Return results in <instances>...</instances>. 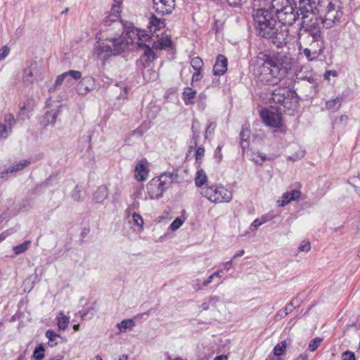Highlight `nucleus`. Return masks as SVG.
I'll return each instance as SVG.
<instances>
[{
	"mask_svg": "<svg viewBox=\"0 0 360 360\" xmlns=\"http://www.w3.org/2000/svg\"><path fill=\"white\" fill-rule=\"evenodd\" d=\"M298 4L302 15L301 27L308 32L311 37L320 36L319 20L315 16L314 10L323 15V23L330 28L340 21L342 16L340 0H293Z\"/></svg>",
	"mask_w": 360,
	"mask_h": 360,
	"instance_id": "obj_1",
	"label": "nucleus"
},
{
	"mask_svg": "<svg viewBox=\"0 0 360 360\" xmlns=\"http://www.w3.org/2000/svg\"><path fill=\"white\" fill-rule=\"evenodd\" d=\"M292 58L286 53L261 51L251 60L255 75L268 85H275L284 79L292 68Z\"/></svg>",
	"mask_w": 360,
	"mask_h": 360,
	"instance_id": "obj_2",
	"label": "nucleus"
},
{
	"mask_svg": "<svg viewBox=\"0 0 360 360\" xmlns=\"http://www.w3.org/2000/svg\"><path fill=\"white\" fill-rule=\"evenodd\" d=\"M277 21L278 20H270L266 23L256 24L255 27L258 35L271 39L276 47L281 49L287 43L288 30L287 28L279 30L276 27Z\"/></svg>",
	"mask_w": 360,
	"mask_h": 360,
	"instance_id": "obj_3",
	"label": "nucleus"
},
{
	"mask_svg": "<svg viewBox=\"0 0 360 360\" xmlns=\"http://www.w3.org/2000/svg\"><path fill=\"white\" fill-rule=\"evenodd\" d=\"M200 194L214 204L228 203L233 198V193L222 184H206L200 189Z\"/></svg>",
	"mask_w": 360,
	"mask_h": 360,
	"instance_id": "obj_4",
	"label": "nucleus"
},
{
	"mask_svg": "<svg viewBox=\"0 0 360 360\" xmlns=\"http://www.w3.org/2000/svg\"><path fill=\"white\" fill-rule=\"evenodd\" d=\"M174 174L167 172L152 179L147 185L148 193L150 199H159L164 192L173 184Z\"/></svg>",
	"mask_w": 360,
	"mask_h": 360,
	"instance_id": "obj_5",
	"label": "nucleus"
},
{
	"mask_svg": "<svg viewBox=\"0 0 360 360\" xmlns=\"http://www.w3.org/2000/svg\"><path fill=\"white\" fill-rule=\"evenodd\" d=\"M270 100L287 110L295 108L298 104L297 93L288 87L280 86L272 91Z\"/></svg>",
	"mask_w": 360,
	"mask_h": 360,
	"instance_id": "obj_6",
	"label": "nucleus"
},
{
	"mask_svg": "<svg viewBox=\"0 0 360 360\" xmlns=\"http://www.w3.org/2000/svg\"><path fill=\"white\" fill-rule=\"evenodd\" d=\"M96 39L98 41H109L112 43V49L113 50L114 56H117L124 52L129 45V41L124 35L118 37H111L108 34H103V32H97L96 34Z\"/></svg>",
	"mask_w": 360,
	"mask_h": 360,
	"instance_id": "obj_7",
	"label": "nucleus"
},
{
	"mask_svg": "<svg viewBox=\"0 0 360 360\" xmlns=\"http://www.w3.org/2000/svg\"><path fill=\"white\" fill-rule=\"evenodd\" d=\"M312 40L309 46L303 49V53L309 60H316L324 49V43L321 36L311 37Z\"/></svg>",
	"mask_w": 360,
	"mask_h": 360,
	"instance_id": "obj_8",
	"label": "nucleus"
},
{
	"mask_svg": "<svg viewBox=\"0 0 360 360\" xmlns=\"http://www.w3.org/2000/svg\"><path fill=\"white\" fill-rule=\"evenodd\" d=\"M261 117L264 123L270 127L278 128L282 125L281 114L277 111L264 109L261 111Z\"/></svg>",
	"mask_w": 360,
	"mask_h": 360,
	"instance_id": "obj_9",
	"label": "nucleus"
},
{
	"mask_svg": "<svg viewBox=\"0 0 360 360\" xmlns=\"http://www.w3.org/2000/svg\"><path fill=\"white\" fill-rule=\"evenodd\" d=\"M296 5L295 11L294 6L290 4V6L287 7V9L284 11L283 13L281 12L280 16L277 18L278 21H279L283 25H292L299 18L300 15V12L298 9V4Z\"/></svg>",
	"mask_w": 360,
	"mask_h": 360,
	"instance_id": "obj_10",
	"label": "nucleus"
},
{
	"mask_svg": "<svg viewBox=\"0 0 360 360\" xmlns=\"http://www.w3.org/2000/svg\"><path fill=\"white\" fill-rule=\"evenodd\" d=\"M126 38L129 40V44H133L135 39L137 41H149L150 37L146 34L143 30L136 28L133 24H130L125 27Z\"/></svg>",
	"mask_w": 360,
	"mask_h": 360,
	"instance_id": "obj_11",
	"label": "nucleus"
},
{
	"mask_svg": "<svg viewBox=\"0 0 360 360\" xmlns=\"http://www.w3.org/2000/svg\"><path fill=\"white\" fill-rule=\"evenodd\" d=\"M175 6L176 0H153V8L162 15L171 13Z\"/></svg>",
	"mask_w": 360,
	"mask_h": 360,
	"instance_id": "obj_12",
	"label": "nucleus"
},
{
	"mask_svg": "<svg viewBox=\"0 0 360 360\" xmlns=\"http://www.w3.org/2000/svg\"><path fill=\"white\" fill-rule=\"evenodd\" d=\"M253 19L255 25L266 23L270 20H277L270 7L269 9L260 8L257 10L253 14Z\"/></svg>",
	"mask_w": 360,
	"mask_h": 360,
	"instance_id": "obj_13",
	"label": "nucleus"
},
{
	"mask_svg": "<svg viewBox=\"0 0 360 360\" xmlns=\"http://www.w3.org/2000/svg\"><path fill=\"white\" fill-rule=\"evenodd\" d=\"M40 75L39 69L38 68L36 63H32L30 66L26 68L23 71V82L26 84H33Z\"/></svg>",
	"mask_w": 360,
	"mask_h": 360,
	"instance_id": "obj_14",
	"label": "nucleus"
},
{
	"mask_svg": "<svg viewBox=\"0 0 360 360\" xmlns=\"http://www.w3.org/2000/svg\"><path fill=\"white\" fill-rule=\"evenodd\" d=\"M100 41L97 40V44L94 47L95 53L97 56L102 60H105L110 56H114L112 47L103 42L99 43Z\"/></svg>",
	"mask_w": 360,
	"mask_h": 360,
	"instance_id": "obj_15",
	"label": "nucleus"
},
{
	"mask_svg": "<svg viewBox=\"0 0 360 360\" xmlns=\"http://www.w3.org/2000/svg\"><path fill=\"white\" fill-rule=\"evenodd\" d=\"M94 79L91 77H86L77 84V91L80 95H86L94 88Z\"/></svg>",
	"mask_w": 360,
	"mask_h": 360,
	"instance_id": "obj_16",
	"label": "nucleus"
},
{
	"mask_svg": "<svg viewBox=\"0 0 360 360\" xmlns=\"http://www.w3.org/2000/svg\"><path fill=\"white\" fill-rule=\"evenodd\" d=\"M227 58L221 54L218 55L213 66V74L218 76L224 75L227 71Z\"/></svg>",
	"mask_w": 360,
	"mask_h": 360,
	"instance_id": "obj_17",
	"label": "nucleus"
},
{
	"mask_svg": "<svg viewBox=\"0 0 360 360\" xmlns=\"http://www.w3.org/2000/svg\"><path fill=\"white\" fill-rule=\"evenodd\" d=\"M146 160H141L134 169V177L139 181H146L148 176V169L146 167Z\"/></svg>",
	"mask_w": 360,
	"mask_h": 360,
	"instance_id": "obj_18",
	"label": "nucleus"
},
{
	"mask_svg": "<svg viewBox=\"0 0 360 360\" xmlns=\"http://www.w3.org/2000/svg\"><path fill=\"white\" fill-rule=\"evenodd\" d=\"M290 4V0H272L270 8L276 18H278L280 16L281 12L283 13L285 11Z\"/></svg>",
	"mask_w": 360,
	"mask_h": 360,
	"instance_id": "obj_19",
	"label": "nucleus"
},
{
	"mask_svg": "<svg viewBox=\"0 0 360 360\" xmlns=\"http://www.w3.org/2000/svg\"><path fill=\"white\" fill-rule=\"evenodd\" d=\"M345 96L342 94L338 96L336 98L328 100L326 102V108L331 112H337L342 106Z\"/></svg>",
	"mask_w": 360,
	"mask_h": 360,
	"instance_id": "obj_20",
	"label": "nucleus"
},
{
	"mask_svg": "<svg viewBox=\"0 0 360 360\" xmlns=\"http://www.w3.org/2000/svg\"><path fill=\"white\" fill-rule=\"evenodd\" d=\"M45 336L48 339V345L50 347H54L63 341V338L60 334L53 330H47Z\"/></svg>",
	"mask_w": 360,
	"mask_h": 360,
	"instance_id": "obj_21",
	"label": "nucleus"
},
{
	"mask_svg": "<svg viewBox=\"0 0 360 360\" xmlns=\"http://www.w3.org/2000/svg\"><path fill=\"white\" fill-rule=\"evenodd\" d=\"M172 40L167 36L162 37L152 43L153 49L162 50L172 46Z\"/></svg>",
	"mask_w": 360,
	"mask_h": 360,
	"instance_id": "obj_22",
	"label": "nucleus"
},
{
	"mask_svg": "<svg viewBox=\"0 0 360 360\" xmlns=\"http://www.w3.org/2000/svg\"><path fill=\"white\" fill-rule=\"evenodd\" d=\"M108 196V190L105 186H99L93 194V200L96 203L103 202Z\"/></svg>",
	"mask_w": 360,
	"mask_h": 360,
	"instance_id": "obj_23",
	"label": "nucleus"
},
{
	"mask_svg": "<svg viewBox=\"0 0 360 360\" xmlns=\"http://www.w3.org/2000/svg\"><path fill=\"white\" fill-rule=\"evenodd\" d=\"M197 94V91L190 87L184 89L182 96L186 105H191L194 103V98Z\"/></svg>",
	"mask_w": 360,
	"mask_h": 360,
	"instance_id": "obj_24",
	"label": "nucleus"
},
{
	"mask_svg": "<svg viewBox=\"0 0 360 360\" xmlns=\"http://www.w3.org/2000/svg\"><path fill=\"white\" fill-rule=\"evenodd\" d=\"M200 124L199 121L196 119L193 120L191 130L193 132V146L196 147L198 144V140L200 138Z\"/></svg>",
	"mask_w": 360,
	"mask_h": 360,
	"instance_id": "obj_25",
	"label": "nucleus"
},
{
	"mask_svg": "<svg viewBox=\"0 0 360 360\" xmlns=\"http://www.w3.org/2000/svg\"><path fill=\"white\" fill-rule=\"evenodd\" d=\"M165 26L164 21L160 18H158L155 15H152L150 18L148 28L150 32H156Z\"/></svg>",
	"mask_w": 360,
	"mask_h": 360,
	"instance_id": "obj_26",
	"label": "nucleus"
},
{
	"mask_svg": "<svg viewBox=\"0 0 360 360\" xmlns=\"http://www.w3.org/2000/svg\"><path fill=\"white\" fill-rule=\"evenodd\" d=\"M207 181V176L202 169H199L196 172L195 178V184L197 187L202 188L204 187Z\"/></svg>",
	"mask_w": 360,
	"mask_h": 360,
	"instance_id": "obj_27",
	"label": "nucleus"
},
{
	"mask_svg": "<svg viewBox=\"0 0 360 360\" xmlns=\"http://www.w3.org/2000/svg\"><path fill=\"white\" fill-rule=\"evenodd\" d=\"M57 326L60 330H65L69 325L70 319L63 312H60L56 317Z\"/></svg>",
	"mask_w": 360,
	"mask_h": 360,
	"instance_id": "obj_28",
	"label": "nucleus"
},
{
	"mask_svg": "<svg viewBox=\"0 0 360 360\" xmlns=\"http://www.w3.org/2000/svg\"><path fill=\"white\" fill-rule=\"evenodd\" d=\"M146 41H137L139 47L144 49V55L148 60L155 58V53L153 51L152 44H146Z\"/></svg>",
	"mask_w": 360,
	"mask_h": 360,
	"instance_id": "obj_29",
	"label": "nucleus"
},
{
	"mask_svg": "<svg viewBox=\"0 0 360 360\" xmlns=\"http://www.w3.org/2000/svg\"><path fill=\"white\" fill-rule=\"evenodd\" d=\"M135 326V322L133 319H124L117 324L120 332H124L127 329L131 330Z\"/></svg>",
	"mask_w": 360,
	"mask_h": 360,
	"instance_id": "obj_30",
	"label": "nucleus"
},
{
	"mask_svg": "<svg viewBox=\"0 0 360 360\" xmlns=\"http://www.w3.org/2000/svg\"><path fill=\"white\" fill-rule=\"evenodd\" d=\"M250 131L245 128V127H243L242 130L240 133V136L241 139V146L244 149L248 147L249 146L248 140L250 139Z\"/></svg>",
	"mask_w": 360,
	"mask_h": 360,
	"instance_id": "obj_31",
	"label": "nucleus"
},
{
	"mask_svg": "<svg viewBox=\"0 0 360 360\" xmlns=\"http://www.w3.org/2000/svg\"><path fill=\"white\" fill-rule=\"evenodd\" d=\"M121 0H114V3L112 6L110 13L112 15H113L114 19H120V13H121Z\"/></svg>",
	"mask_w": 360,
	"mask_h": 360,
	"instance_id": "obj_32",
	"label": "nucleus"
},
{
	"mask_svg": "<svg viewBox=\"0 0 360 360\" xmlns=\"http://www.w3.org/2000/svg\"><path fill=\"white\" fill-rule=\"evenodd\" d=\"M119 20H120V19H114L113 18V15H112L111 14H109L103 20V22L101 24V30H100V31L98 32H102L103 34H105V29L108 26H110L112 23L119 24Z\"/></svg>",
	"mask_w": 360,
	"mask_h": 360,
	"instance_id": "obj_33",
	"label": "nucleus"
},
{
	"mask_svg": "<svg viewBox=\"0 0 360 360\" xmlns=\"http://www.w3.org/2000/svg\"><path fill=\"white\" fill-rule=\"evenodd\" d=\"M44 352L45 348L40 344L34 349L32 356L34 360H42L44 358Z\"/></svg>",
	"mask_w": 360,
	"mask_h": 360,
	"instance_id": "obj_34",
	"label": "nucleus"
},
{
	"mask_svg": "<svg viewBox=\"0 0 360 360\" xmlns=\"http://www.w3.org/2000/svg\"><path fill=\"white\" fill-rule=\"evenodd\" d=\"M30 164V162L28 161V160L20 161V162L13 165L10 168V172L13 173V172H18V171H21L24 168L27 167Z\"/></svg>",
	"mask_w": 360,
	"mask_h": 360,
	"instance_id": "obj_35",
	"label": "nucleus"
},
{
	"mask_svg": "<svg viewBox=\"0 0 360 360\" xmlns=\"http://www.w3.org/2000/svg\"><path fill=\"white\" fill-rule=\"evenodd\" d=\"M287 347L286 340H283L280 343L277 344L274 348V354L275 356H281L285 352Z\"/></svg>",
	"mask_w": 360,
	"mask_h": 360,
	"instance_id": "obj_36",
	"label": "nucleus"
},
{
	"mask_svg": "<svg viewBox=\"0 0 360 360\" xmlns=\"http://www.w3.org/2000/svg\"><path fill=\"white\" fill-rule=\"evenodd\" d=\"M30 243V240H25L22 243L15 246L13 248V251L15 252V253L16 255H20V254L25 252L28 249Z\"/></svg>",
	"mask_w": 360,
	"mask_h": 360,
	"instance_id": "obj_37",
	"label": "nucleus"
},
{
	"mask_svg": "<svg viewBox=\"0 0 360 360\" xmlns=\"http://www.w3.org/2000/svg\"><path fill=\"white\" fill-rule=\"evenodd\" d=\"M191 65L195 70H201L203 67V61L200 57H194L191 60Z\"/></svg>",
	"mask_w": 360,
	"mask_h": 360,
	"instance_id": "obj_38",
	"label": "nucleus"
},
{
	"mask_svg": "<svg viewBox=\"0 0 360 360\" xmlns=\"http://www.w3.org/2000/svg\"><path fill=\"white\" fill-rule=\"evenodd\" d=\"M290 195L288 192H285L282 195L281 200H278L276 203L278 207H284L292 202V200H290Z\"/></svg>",
	"mask_w": 360,
	"mask_h": 360,
	"instance_id": "obj_39",
	"label": "nucleus"
},
{
	"mask_svg": "<svg viewBox=\"0 0 360 360\" xmlns=\"http://www.w3.org/2000/svg\"><path fill=\"white\" fill-rule=\"evenodd\" d=\"M299 306V301L297 298L293 299L290 303H288L285 308L283 309V311H286L287 315L291 313L295 308Z\"/></svg>",
	"mask_w": 360,
	"mask_h": 360,
	"instance_id": "obj_40",
	"label": "nucleus"
},
{
	"mask_svg": "<svg viewBox=\"0 0 360 360\" xmlns=\"http://www.w3.org/2000/svg\"><path fill=\"white\" fill-rule=\"evenodd\" d=\"M71 197L75 201H80L82 199V188L76 186L72 191Z\"/></svg>",
	"mask_w": 360,
	"mask_h": 360,
	"instance_id": "obj_41",
	"label": "nucleus"
},
{
	"mask_svg": "<svg viewBox=\"0 0 360 360\" xmlns=\"http://www.w3.org/2000/svg\"><path fill=\"white\" fill-rule=\"evenodd\" d=\"M323 339L321 338H316L313 339L309 344L308 349L310 352H314L320 345Z\"/></svg>",
	"mask_w": 360,
	"mask_h": 360,
	"instance_id": "obj_42",
	"label": "nucleus"
},
{
	"mask_svg": "<svg viewBox=\"0 0 360 360\" xmlns=\"http://www.w3.org/2000/svg\"><path fill=\"white\" fill-rule=\"evenodd\" d=\"M94 311V307H91L89 308L85 309L82 312H79L81 314V318L82 320L86 319H91L93 317Z\"/></svg>",
	"mask_w": 360,
	"mask_h": 360,
	"instance_id": "obj_43",
	"label": "nucleus"
},
{
	"mask_svg": "<svg viewBox=\"0 0 360 360\" xmlns=\"http://www.w3.org/2000/svg\"><path fill=\"white\" fill-rule=\"evenodd\" d=\"M57 116V111H51L46 113L44 118L47 120L48 123L54 124L56 121Z\"/></svg>",
	"mask_w": 360,
	"mask_h": 360,
	"instance_id": "obj_44",
	"label": "nucleus"
},
{
	"mask_svg": "<svg viewBox=\"0 0 360 360\" xmlns=\"http://www.w3.org/2000/svg\"><path fill=\"white\" fill-rule=\"evenodd\" d=\"M4 121L6 122L8 125V127H9L10 131H11L12 127L15 123V117L11 113L6 114L4 116Z\"/></svg>",
	"mask_w": 360,
	"mask_h": 360,
	"instance_id": "obj_45",
	"label": "nucleus"
},
{
	"mask_svg": "<svg viewBox=\"0 0 360 360\" xmlns=\"http://www.w3.org/2000/svg\"><path fill=\"white\" fill-rule=\"evenodd\" d=\"M66 76L72 78L75 80H79L82 78V72L77 70H69L65 72Z\"/></svg>",
	"mask_w": 360,
	"mask_h": 360,
	"instance_id": "obj_46",
	"label": "nucleus"
},
{
	"mask_svg": "<svg viewBox=\"0 0 360 360\" xmlns=\"http://www.w3.org/2000/svg\"><path fill=\"white\" fill-rule=\"evenodd\" d=\"M9 131H11L9 127L0 123V139H6L8 136Z\"/></svg>",
	"mask_w": 360,
	"mask_h": 360,
	"instance_id": "obj_47",
	"label": "nucleus"
},
{
	"mask_svg": "<svg viewBox=\"0 0 360 360\" xmlns=\"http://www.w3.org/2000/svg\"><path fill=\"white\" fill-rule=\"evenodd\" d=\"M132 219H133L134 224L135 225L142 227V226L143 224V219L139 214H138L136 212H134L132 214Z\"/></svg>",
	"mask_w": 360,
	"mask_h": 360,
	"instance_id": "obj_48",
	"label": "nucleus"
},
{
	"mask_svg": "<svg viewBox=\"0 0 360 360\" xmlns=\"http://www.w3.org/2000/svg\"><path fill=\"white\" fill-rule=\"evenodd\" d=\"M67 78V76H66V74H65V72L59 75L57 77H56V79L55 81V83H54V85H53V88H51L49 89V91H52V90H54L57 86H59L64 81V79Z\"/></svg>",
	"mask_w": 360,
	"mask_h": 360,
	"instance_id": "obj_49",
	"label": "nucleus"
},
{
	"mask_svg": "<svg viewBox=\"0 0 360 360\" xmlns=\"http://www.w3.org/2000/svg\"><path fill=\"white\" fill-rule=\"evenodd\" d=\"M184 221L180 218L175 219L169 226V229L174 231H176L182 224Z\"/></svg>",
	"mask_w": 360,
	"mask_h": 360,
	"instance_id": "obj_50",
	"label": "nucleus"
},
{
	"mask_svg": "<svg viewBox=\"0 0 360 360\" xmlns=\"http://www.w3.org/2000/svg\"><path fill=\"white\" fill-rule=\"evenodd\" d=\"M288 192L290 195V200H292V201L297 200L301 197V191L299 190L295 189Z\"/></svg>",
	"mask_w": 360,
	"mask_h": 360,
	"instance_id": "obj_51",
	"label": "nucleus"
},
{
	"mask_svg": "<svg viewBox=\"0 0 360 360\" xmlns=\"http://www.w3.org/2000/svg\"><path fill=\"white\" fill-rule=\"evenodd\" d=\"M342 360H356L355 354L351 351H346L342 354Z\"/></svg>",
	"mask_w": 360,
	"mask_h": 360,
	"instance_id": "obj_52",
	"label": "nucleus"
},
{
	"mask_svg": "<svg viewBox=\"0 0 360 360\" xmlns=\"http://www.w3.org/2000/svg\"><path fill=\"white\" fill-rule=\"evenodd\" d=\"M298 248L301 252H308L311 250V244L309 241H303Z\"/></svg>",
	"mask_w": 360,
	"mask_h": 360,
	"instance_id": "obj_53",
	"label": "nucleus"
},
{
	"mask_svg": "<svg viewBox=\"0 0 360 360\" xmlns=\"http://www.w3.org/2000/svg\"><path fill=\"white\" fill-rule=\"evenodd\" d=\"M257 155H258V157H259L261 158L262 162L271 161V160H274V158H275V156L273 154H270V155H267L263 153L258 152Z\"/></svg>",
	"mask_w": 360,
	"mask_h": 360,
	"instance_id": "obj_54",
	"label": "nucleus"
},
{
	"mask_svg": "<svg viewBox=\"0 0 360 360\" xmlns=\"http://www.w3.org/2000/svg\"><path fill=\"white\" fill-rule=\"evenodd\" d=\"M222 146H218L215 150L214 153V158L217 163H219L222 160V153H221Z\"/></svg>",
	"mask_w": 360,
	"mask_h": 360,
	"instance_id": "obj_55",
	"label": "nucleus"
},
{
	"mask_svg": "<svg viewBox=\"0 0 360 360\" xmlns=\"http://www.w3.org/2000/svg\"><path fill=\"white\" fill-rule=\"evenodd\" d=\"M205 155V148L203 147H198L195 152V160L197 162L200 160Z\"/></svg>",
	"mask_w": 360,
	"mask_h": 360,
	"instance_id": "obj_56",
	"label": "nucleus"
},
{
	"mask_svg": "<svg viewBox=\"0 0 360 360\" xmlns=\"http://www.w3.org/2000/svg\"><path fill=\"white\" fill-rule=\"evenodd\" d=\"M10 49L7 46H4L0 49V58L4 60L9 53Z\"/></svg>",
	"mask_w": 360,
	"mask_h": 360,
	"instance_id": "obj_57",
	"label": "nucleus"
},
{
	"mask_svg": "<svg viewBox=\"0 0 360 360\" xmlns=\"http://www.w3.org/2000/svg\"><path fill=\"white\" fill-rule=\"evenodd\" d=\"M338 73L336 70H327L324 73L323 77L325 79L329 80L330 76L336 77H338Z\"/></svg>",
	"mask_w": 360,
	"mask_h": 360,
	"instance_id": "obj_58",
	"label": "nucleus"
},
{
	"mask_svg": "<svg viewBox=\"0 0 360 360\" xmlns=\"http://www.w3.org/2000/svg\"><path fill=\"white\" fill-rule=\"evenodd\" d=\"M215 128V125L214 123L210 122L209 125L207 127V129L205 130V139L207 138L208 134H212L214 132Z\"/></svg>",
	"mask_w": 360,
	"mask_h": 360,
	"instance_id": "obj_59",
	"label": "nucleus"
},
{
	"mask_svg": "<svg viewBox=\"0 0 360 360\" xmlns=\"http://www.w3.org/2000/svg\"><path fill=\"white\" fill-rule=\"evenodd\" d=\"M202 78V75L201 73V70H195V72L193 73L192 76V82H198L201 80Z\"/></svg>",
	"mask_w": 360,
	"mask_h": 360,
	"instance_id": "obj_60",
	"label": "nucleus"
},
{
	"mask_svg": "<svg viewBox=\"0 0 360 360\" xmlns=\"http://www.w3.org/2000/svg\"><path fill=\"white\" fill-rule=\"evenodd\" d=\"M354 183L356 184H353V186L354 187V190L356 192V193L359 195H360V179L359 178H354Z\"/></svg>",
	"mask_w": 360,
	"mask_h": 360,
	"instance_id": "obj_61",
	"label": "nucleus"
},
{
	"mask_svg": "<svg viewBox=\"0 0 360 360\" xmlns=\"http://www.w3.org/2000/svg\"><path fill=\"white\" fill-rule=\"evenodd\" d=\"M243 0H226L231 6H240Z\"/></svg>",
	"mask_w": 360,
	"mask_h": 360,
	"instance_id": "obj_62",
	"label": "nucleus"
},
{
	"mask_svg": "<svg viewBox=\"0 0 360 360\" xmlns=\"http://www.w3.org/2000/svg\"><path fill=\"white\" fill-rule=\"evenodd\" d=\"M265 222H266V220L259 221V219H256L252 222V226H255V228H258L259 226H260L262 224H263Z\"/></svg>",
	"mask_w": 360,
	"mask_h": 360,
	"instance_id": "obj_63",
	"label": "nucleus"
},
{
	"mask_svg": "<svg viewBox=\"0 0 360 360\" xmlns=\"http://www.w3.org/2000/svg\"><path fill=\"white\" fill-rule=\"evenodd\" d=\"M287 316L286 311H283V309L279 310L276 315L277 319H281Z\"/></svg>",
	"mask_w": 360,
	"mask_h": 360,
	"instance_id": "obj_64",
	"label": "nucleus"
}]
</instances>
